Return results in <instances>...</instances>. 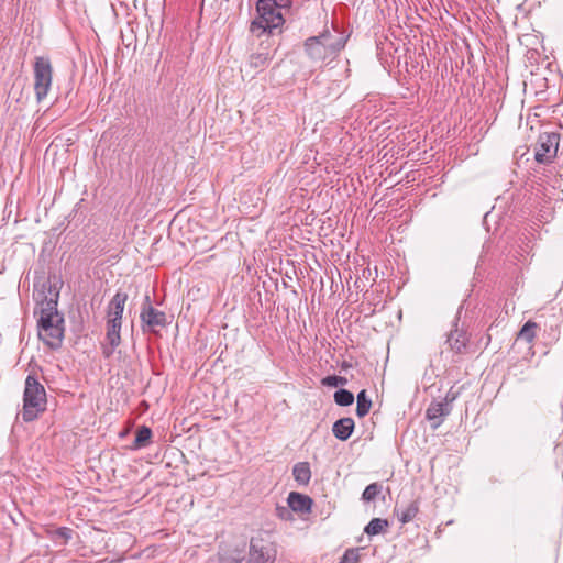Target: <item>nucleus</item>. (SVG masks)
Wrapping results in <instances>:
<instances>
[{
  "instance_id": "obj_1",
  "label": "nucleus",
  "mask_w": 563,
  "mask_h": 563,
  "mask_svg": "<svg viewBox=\"0 0 563 563\" xmlns=\"http://www.w3.org/2000/svg\"><path fill=\"white\" fill-rule=\"evenodd\" d=\"M43 289L38 294L41 298L38 311L35 309L34 314H40L37 319L38 338L52 350H58L64 340L65 320L64 316L58 312V291H54L51 283H44Z\"/></svg>"
},
{
  "instance_id": "obj_2",
  "label": "nucleus",
  "mask_w": 563,
  "mask_h": 563,
  "mask_svg": "<svg viewBox=\"0 0 563 563\" xmlns=\"http://www.w3.org/2000/svg\"><path fill=\"white\" fill-rule=\"evenodd\" d=\"M292 0H257L256 16L251 21L249 31L252 36L276 35L283 32L286 13L290 11Z\"/></svg>"
},
{
  "instance_id": "obj_3",
  "label": "nucleus",
  "mask_w": 563,
  "mask_h": 563,
  "mask_svg": "<svg viewBox=\"0 0 563 563\" xmlns=\"http://www.w3.org/2000/svg\"><path fill=\"white\" fill-rule=\"evenodd\" d=\"M347 36H344L338 30L332 33L324 30L317 36L308 37L305 43V52L309 59L316 64H324L334 60L340 52L345 47Z\"/></svg>"
},
{
  "instance_id": "obj_4",
  "label": "nucleus",
  "mask_w": 563,
  "mask_h": 563,
  "mask_svg": "<svg viewBox=\"0 0 563 563\" xmlns=\"http://www.w3.org/2000/svg\"><path fill=\"white\" fill-rule=\"evenodd\" d=\"M47 398L44 386L35 374H29L23 391V409L21 412L24 422L36 420L46 410Z\"/></svg>"
},
{
  "instance_id": "obj_5",
  "label": "nucleus",
  "mask_w": 563,
  "mask_h": 563,
  "mask_svg": "<svg viewBox=\"0 0 563 563\" xmlns=\"http://www.w3.org/2000/svg\"><path fill=\"white\" fill-rule=\"evenodd\" d=\"M33 73L35 97L36 100L41 102L47 97L52 87L53 66L51 59L46 56L35 57Z\"/></svg>"
},
{
  "instance_id": "obj_6",
  "label": "nucleus",
  "mask_w": 563,
  "mask_h": 563,
  "mask_svg": "<svg viewBox=\"0 0 563 563\" xmlns=\"http://www.w3.org/2000/svg\"><path fill=\"white\" fill-rule=\"evenodd\" d=\"M141 329L143 333H157L168 324L167 314L153 307L150 295H145L141 312Z\"/></svg>"
},
{
  "instance_id": "obj_7",
  "label": "nucleus",
  "mask_w": 563,
  "mask_h": 563,
  "mask_svg": "<svg viewBox=\"0 0 563 563\" xmlns=\"http://www.w3.org/2000/svg\"><path fill=\"white\" fill-rule=\"evenodd\" d=\"M561 135L556 132H543L534 147V159L539 164H550L558 154Z\"/></svg>"
},
{
  "instance_id": "obj_8",
  "label": "nucleus",
  "mask_w": 563,
  "mask_h": 563,
  "mask_svg": "<svg viewBox=\"0 0 563 563\" xmlns=\"http://www.w3.org/2000/svg\"><path fill=\"white\" fill-rule=\"evenodd\" d=\"M274 543L262 534L252 537L250 540L247 563H274L276 559Z\"/></svg>"
},
{
  "instance_id": "obj_9",
  "label": "nucleus",
  "mask_w": 563,
  "mask_h": 563,
  "mask_svg": "<svg viewBox=\"0 0 563 563\" xmlns=\"http://www.w3.org/2000/svg\"><path fill=\"white\" fill-rule=\"evenodd\" d=\"M122 321L106 319V342L101 343V352L104 358H110L117 347L120 346Z\"/></svg>"
},
{
  "instance_id": "obj_10",
  "label": "nucleus",
  "mask_w": 563,
  "mask_h": 563,
  "mask_svg": "<svg viewBox=\"0 0 563 563\" xmlns=\"http://www.w3.org/2000/svg\"><path fill=\"white\" fill-rule=\"evenodd\" d=\"M274 35H263L261 38L265 37V40L260 42L258 52L252 53L249 58V66L254 70H262L267 67L268 63L273 59L274 53L272 52L273 43L271 37Z\"/></svg>"
},
{
  "instance_id": "obj_11",
  "label": "nucleus",
  "mask_w": 563,
  "mask_h": 563,
  "mask_svg": "<svg viewBox=\"0 0 563 563\" xmlns=\"http://www.w3.org/2000/svg\"><path fill=\"white\" fill-rule=\"evenodd\" d=\"M459 318H455L454 328L449 332L446 343L452 352L456 354L468 353L470 335L466 330L459 328Z\"/></svg>"
},
{
  "instance_id": "obj_12",
  "label": "nucleus",
  "mask_w": 563,
  "mask_h": 563,
  "mask_svg": "<svg viewBox=\"0 0 563 563\" xmlns=\"http://www.w3.org/2000/svg\"><path fill=\"white\" fill-rule=\"evenodd\" d=\"M236 543L224 542L219 547L218 556L220 563H241L245 558V549Z\"/></svg>"
},
{
  "instance_id": "obj_13",
  "label": "nucleus",
  "mask_w": 563,
  "mask_h": 563,
  "mask_svg": "<svg viewBox=\"0 0 563 563\" xmlns=\"http://www.w3.org/2000/svg\"><path fill=\"white\" fill-rule=\"evenodd\" d=\"M452 411V407H448V404L441 401H432L426 410V419L430 421L431 429H438L444 418Z\"/></svg>"
},
{
  "instance_id": "obj_14",
  "label": "nucleus",
  "mask_w": 563,
  "mask_h": 563,
  "mask_svg": "<svg viewBox=\"0 0 563 563\" xmlns=\"http://www.w3.org/2000/svg\"><path fill=\"white\" fill-rule=\"evenodd\" d=\"M128 301V294L121 290H118L112 299L108 302L106 309V319L115 320L123 322V311L125 303Z\"/></svg>"
},
{
  "instance_id": "obj_15",
  "label": "nucleus",
  "mask_w": 563,
  "mask_h": 563,
  "mask_svg": "<svg viewBox=\"0 0 563 563\" xmlns=\"http://www.w3.org/2000/svg\"><path fill=\"white\" fill-rule=\"evenodd\" d=\"M289 508L298 514H309L311 511L313 500L308 495L298 492L289 493L287 497Z\"/></svg>"
},
{
  "instance_id": "obj_16",
  "label": "nucleus",
  "mask_w": 563,
  "mask_h": 563,
  "mask_svg": "<svg viewBox=\"0 0 563 563\" xmlns=\"http://www.w3.org/2000/svg\"><path fill=\"white\" fill-rule=\"evenodd\" d=\"M354 428V420L350 417H344L333 423L332 432L338 440L346 441L352 435Z\"/></svg>"
},
{
  "instance_id": "obj_17",
  "label": "nucleus",
  "mask_w": 563,
  "mask_h": 563,
  "mask_svg": "<svg viewBox=\"0 0 563 563\" xmlns=\"http://www.w3.org/2000/svg\"><path fill=\"white\" fill-rule=\"evenodd\" d=\"M420 500L416 498L411 500L404 509H399L398 506L395 507L394 511L397 514V517L401 523H408L412 521L419 512Z\"/></svg>"
},
{
  "instance_id": "obj_18",
  "label": "nucleus",
  "mask_w": 563,
  "mask_h": 563,
  "mask_svg": "<svg viewBox=\"0 0 563 563\" xmlns=\"http://www.w3.org/2000/svg\"><path fill=\"white\" fill-rule=\"evenodd\" d=\"M292 475L299 485H308L311 479V470L308 462H298L292 467Z\"/></svg>"
},
{
  "instance_id": "obj_19",
  "label": "nucleus",
  "mask_w": 563,
  "mask_h": 563,
  "mask_svg": "<svg viewBox=\"0 0 563 563\" xmlns=\"http://www.w3.org/2000/svg\"><path fill=\"white\" fill-rule=\"evenodd\" d=\"M153 432L147 426H141L135 431V439L133 441L132 449L139 450L148 446L151 443Z\"/></svg>"
},
{
  "instance_id": "obj_20",
  "label": "nucleus",
  "mask_w": 563,
  "mask_h": 563,
  "mask_svg": "<svg viewBox=\"0 0 563 563\" xmlns=\"http://www.w3.org/2000/svg\"><path fill=\"white\" fill-rule=\"evenodd\" d=\"M388 527L389 522L387 519L373 518L364 528V532L368 536H377L386 532Z\"/></svg>"
},
{
  "instance_id": "obj_21",
  "label": "nucleus",
  "mask_w": 563,
  "mask_h": 563,
  "mask_svg": "<svg viewBox=\"0 0 563 563\" xmlns=\"http://www.w3.org/2000/svg\"><path fill=\"white\" fill-rule=\"evenodd\" d=\"M357 405H356V415L360 418L365 417L371 408H372V400L367 396V391L365 389H362L356 397Z\"/></svg>"
},
{
  "instance_id": "obj_22",
  "label": "nucleus",
  "mask_w": 563,
  "mask_h": 563,
  "mask_svg": "<svg viewBox=\"0 0 563 563\" xmlns=\"http://www.w3.org/2000/svg\"><path fill=\"white\" fill-rule=\"evenodd\" d=\"M538 329L539 325L534 321H527L520 329L517 335V340H522L526 341L527 343H531L536 338Z\"/></svg>"
},
{
  "instance_id": "obj_23",
  "label": "nucleus",
  "mask_w": 563,
  "mask_h": 563,
  "mask_svg": "<svg viewBox=\"0 0 563 563\" xmlns=\"http://www.w3.org/2000/svg\"><path fill=\"white\" fill-rule=\"evenodd\" d=\"M73 532H74L73 529H70L68 527H59L55 530L48 531V537L54 542L62 540V544L66 545L68 543V541L71 539Z\"/></svg>"
},
{
  "instance_id": "obj_24",
  "label": "nucleus",
  "mask_w": 563,
  "mask_h": 563,
  "mask_svg": "<svg viewBox=\"0 0 563 563\" xmlns=\"http://www.w3.org/2000/svg\"><path fill=\"white\" fill-rule=\"evenodd\" d=\"M333 397L335 404L342 407L350 406L354 402L353 393L344 388H340L339 390H336Z\"/></svg>"
},
{
  "instance_id": "obj_25",
  "label": "nucleus",
  "mask_w": 563,
  "mask_h": 563,
  "mask_svg": "<svg viewBox=\"0 0 563 563\" xmlns=\"http://www.w3.org/2000/svg\"><path fill=\"white\" fill-rule=\"evenodd\" d=\"M380 493L382 485L379 483H372L364 489L362 494V500L365 503H371L375 500Z\"/></svg>"
},
{
  "instance_id": "obj_26",
  "label": "nucleus",
  "mask_w": 563,
  "mask_h": 563,
  "mask_svg": "<svg viewBox=\"0 0 563 563\" xmlns=\"http://www.w3.org/2000/svg\"><path fill=\"white\" fill-rule=\"evenodd\" d=\"M322 385L327 387H340L347 384V379L343 376L329 375L322 379Z\"/></svg>"
},
{
  "instance_id": "obj_27",
  "label": "nucleus",
  "mask_w": 563,
  "mask_h": 563,
  "mask_svg": "<svg viewBox=\"0 0 563 563\" xmlns=\"http://www.w3.org/2000/svg\"><path fill=\"white\" fill-rule=\"evenodd\" d=\"M360 549L351 548L347 549L339 563H357L360 561Z\"/></svg>"
},
{
  "instance_id": "obj_28",
  "label": "nucleus",
  "mask_w": 563,
  "mask_h": 563,
  "mask_svg": "<svg viewBox=\"0 0 563 563\" xmlns=\"http://www.w3.org/2000/svg\"><path fill=\"white\" fill-rule=\"evenodd\" d=\"M291 509L286 506H277L276 507V516L278 518H280L282 520H291L292 519V514H291Z\"/></svg>"
},
{
  "instance_id": "obj_29",
  "label": "nucleus",
  "mask_w": 563,
  "mask_h": 563,
  "mask_svg": "<svg viewBox=\"0 0 563 563\" xmlns=\"http://www.w3.org/2000/svg\"><path fill=\"white\" fill-rule=\"evenodd\" d=\"M460 393L459 390H454L453 387L449 389V391L445 394V397L443 398V402L448 404V407H452V404L457 399Z\"/></svg>"
},
{
  "instance_id": "obj_30",
  "label": "nucleus",
  "mask_w": 563,
  "mask_h": 563,
  "mask_svg": "<svg viewBox=\"0 0 563 563\" xmlns=\"http://www.w3.org/2000/svg\"><path fill=\"white\" fill-rule=\"evenodd\" d=\"M490 341V336L487 335V342H486V345L488 344V342Z\"/></svg>"
}]
</instances>
